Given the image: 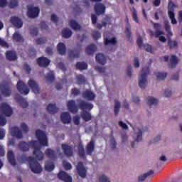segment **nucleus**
I'll list each match as a JSON object with an SVG mask.
<instances>
[{
  "label": "nucleus",
  "mask_w": 182,
  "mask_h": 182,
  "mask_svg": "<svg viewBox=\"0 0 182 182\" xmlns=\"http://www.w3.org/2000/svg\"><path fill=\"white\" fill-rule=\"evenodd\" d=\"M36 137L37 138L38 141H30L28 143L22 141H20L18 144V147L21 151L26 152L29 151L30 147L34 149L33 155L35 156L37 160H43L45 157V154H43L41 151V149H42L41 146H48V137L46 136V134L41 130L38 129L36 132Z\"/></svg>",
  "instance_id": "f257e3e1"
},
{
  "label": "nucleus",
  "mask_w": 182,
  "mask_h": 182,
  "mask_svg": "<svg viewBox=\"0 0 182 182\" xmlns=\"http://www.w3.org/2000/svg\"><path fill=\"white\" fill-rule=\"evenodd\" d=\"M17 160L19 163H26L27 161L30 166L31 171L35 174H40V173L43 171L41 164L32 156H27L26 154H22L17 157Z\"/></svg>",
  "instance_id": "f03ea898"
},
{
  "label": "nucleus",
  "mask_w": 182,
  "mask_h": 182,
  "mask_svg": "<svg viewBox=\"0 0 182 182\" xmlns=\"http://www.w3.org/2000/svg\"><path fill=\"white\" fill-rule=\"evenodd\" d=\"M78 107L83 112L81 113V117L84 122H90L92 120V114L86 110H92L93 109V104L87 102L85 100H81L78 103Z\"/></svg>",
  "instance_id": "7ed1b4c3"
},
{
  "label": "nucleus",
  "mask_w": 182,
  "mask_h": 182,
  "mask_svg": "<svg viewBox=\"0 0 182 182\" xmlns=\"http://www.w3.org/2000/svg\"><path fill=\"white\" fill-rule=\"evenodd\" d=\"M150 73V68L146 67L143 68L141 71V75L139 77V86L141 89H146L147 86V76Z\"/></svg>",
  "instance_id": "20e7f679"
},
{
  "label": "nucleus",
  "mask_w": 182,
  "mask_h": 182,
  "mask_svg": "<svg viewBox=\"0 0 182 182\" xmlns=\"http://www.w3.org/2000/svg\"><path fill=\"white\" fill-rule=\"evenodd\" d=\"M41 9L39 7H33V6H29L27 9V15L31 19H35L39 16Z\"/></svg>",
  "instance_id": "39448f33"
},
{
  "label": "nucleus",
  "mask_w": 182,
  "mask_h": 182,
  "mask_svg": "<svg viewBox=\"0 0 182 182\" xmlns=\"http://www.w3.org/2000/svg\"><path fill=\"white\" fill-rule=\"evenodd\" d=\"M16 87L18 91L21 94V95H28L29 92L31 90H29V87H28V85H26L23 81L19 80L17 82Z\"/></svg>",
  "instance_id": "423d86ee"
},
{
  "label": "nucleus",
  "mask_w": 182,
  "mask_h": 182,
  "mask_svg": "<svg viewBox=\"0 0 182 182\" xmlns=\"http://www.w3.org/2000/svg\"><path fill=\"white\" fill-rule=\"evenodd\" d=\"M28 85L35 95H39L41 93V87H39V84L35 80L31 78L28 82Z\"/></svg>",
  "instance_id": "0eeeda50"
},
{
  "label": "nucleus",
  "mask_w": 182,
  "mask_h": 182,
  "mask_svg": "<svg viewBox=\"0 0 182 182\" xmlns=\"http://www.w3.org/2000/svg\"><path fill=\"white\" fill-rule=\"evenodd\" d=\"M0 110L1 111V113L7 117L12 116V113H14L12 108H11V107L5 102H3L0 105Z\"/></svg>",
  "instance_id": "6e6552de"
},
{
  "label": "nucleus",
  "mask_w": 182,
  "mask_h": 182,
  "mask_svg": "<svg viewBox=\"0 0 182 182\" xmlns=\"http://www.w3.org/2000/svg\"><path fill=\"white\" fill-rule=\"evenodd\" d=\"M76 168L77 174L80 176V177H81V178H86L87 171L83 165V162H78Z\"/></svg>",
  "instance_id": "1a4fd4ad"
},
{
  "label": "nucleus",
  "mask_w": 182,
  "mask_h": 182,
  "mask_svg": "<svg viewBox=\"0 0 182 182\" xmlns=\"http://www.w3.org/2000/svg\"><path fill=\"white\" fill-rule=\"evenodd\" d=\"M96 15H105L106 13V6L102 3H97L94 6Z\"/></svg>",
  "instance_id": "9d476101"
},
{
  "label": "nucleus",
  "mask_w": 182,
  "mask_h": 182,
  "mask_svg": "<svg viewBox=\"0 0 182 182\" xmlns=\"http://www.w3.org/2000/svg\"><path fill=\"white\" fill-rule=\"evenodd\" d=\"M67 107L68 111H70V113H77L79 110V106H76V102L73 100H70L68 101L67 102Z\"/></svg>",
  "instance_id": "9b49d317"
},
{
  "label": "nucleus",
  "mask_w": 182,
  "mask_h": 182,
  "mask_svg": "<svg viewBox=\"0 0 182 182\" xmlns=\"http://www.w3.org/2000/svg\"><path fill=\"white\" fill-rule=\"evenodd\" d=\"M58 178L59 180H62L65 182H72L73 178L72 176H70L68 173H66L65 171H61L58 174Z\"/></svg>",
  "instance_id": "f8f14e48"
},
{
  "label": "nucleus",
  "mask_w": 182,
  "mask_h": 182,
  "mask_svg": "<svg viewBox=\"0 0 182 182\" xmlns=\"http://www.w3.org/2000/svg\"><path fill=\"white\" fill-rule=\"evenodd\" d=\"M0 92L5 97H9L11 96V93H12V90H11V87L7 84H3L0 87Z\"/></svg>",
  "instance_id": "ddd939ff"
},
{
  "label": "nucleus",
  "mask_w": 182,
  "mask_h": 182,
  "mask_svg": "<svg viewBox=\"0 0 182 182\" xmlns=\"http://www.w3.org/2000/svg\"><path fill=\"white\" fill-rule=\"evenodd\" d=\"M82 97L87 100L92 101L96 99V95H95V92L89 90H85L84 92H82Z\"/></svg>",
  "instance_id": "4468645a"
},
{
  "label": "nucleus",
  "mask_w": 182,
  "mask_h": 182,
  "mask_svg": "<svg viewBox=\"0 0 182 182\" xmlns=\"http://www.w3.org/2000/svg\"><path fill=\"white\" fill-rule=\"evenodd\" d=\"M37 63L40 68H48L50 64V60L46 57H40L37 59Z\"/></svg>",
  "instance_id": "2eb2a0df"
},
{
  "label": "nucleus",
  "mask_w": 182,
  "mask_h": 182,
  "mask_svg": "<svg viewBox=\"0 0 182 182\" xmlns=\"http://www.w3.org/2000/svg\"><path fill=\"white\" fill-rule=\"evenodd\" d=\"M61 147L63 149V151H64V154L67 156V157H72V156H73V149L72 148V146L66 144H63L61 145Z\"/></svg>",
  "instance_id": "dca6fc26"
},
{
  "label": "nucleus",
  "mask_w": 182,
  "mask_h": 182,
  "mask_svg": "<svg viewBox=\"0 0 182 182\" xmlns=\"http://www.w3.org/2000/svg\"><path fill=\"white\" fill-rule=\"evenodd\" d=\"M11 23L12 25L15 26V28H17L18 29L22 28L23 26V22H22V20L16 16H13L11 18Z\"/></svg>",
  "instance_id": "f3484780"
},
{
  "label": "nucleus",
  "mask_w": 182,
  "mask_h": 182,
  "mask_svg": "<svg viewBox=\"0 0 182 182\" xmlns=\"http://www.w3.org/2000/svg\"><path fill=\"white\" fill-rule=\"evenodd\" d=\"M61 121L64 124H69L72 122V117L70 114L68 112H62L60 115Z\"/></svg>",
  "instance_id": "a211bd4d"
},
{
  "label": "nucleus",
  "mask_w": 182,
  "mask_h": 182,
  "mask_svg": "<svg viewBox=\"0 0 182 182\" xmlns=\"http://www.w3.org/2000/svg\"><path fill=\"white\" fill-rule=\"evenodd\" d=\"M11 135L13 137H16V139H18L19 140L23 137L22 131H21L18 127H14L11 128Z\"/></svg>",
  "instance_id": "6ab92c4d"
},
{
  "label": "nucleus",
  "mask_w": 182,
  "mask_h": 182,
  "mask_svg": "<svg viewBox=\"0 0 182 182\" xmlns=\"http://www.w3.org/2000/svg\"><path fill=\"white\" fill-rule=\"evenodd\" d=\"M135 134L136 136V139L131 143V147L132 148L135 147L136 143H139V141H141V140H143V132L141 129H138V132Z\"/></svg>",
  "instance_id": "aec40b11"
},
{
  "label": "nucleus",
  "mask_w": 182,
  "mask_h": 182,
  "mask_svg": "<svg viewBox=\"0 0 182 182\" xmlns=\"http://www.w3.org/2000/svg\"><path fill=\"white\" fill-rule=\"evenodd\" d=\"M86 153L88 156H92L93 151H95V141L91 140L85 147Z\"/></svg>",
  "instance_id": "412c9836"
},
{
  "label": "nucleus",
  "mask_w": 182,
  "mask_h": 182,
  "mask_svg": "<svg viewBox=\"0 0 182 182\" xmlns=\"http://www.w3.org/2000/svg\"><path fill=\"white\" fill-rule=\"evenodd\" d=\"M112 24V20L110 18V17L107 16L105 18H103V21H102V24L100 23H97V29H102V28H106V26H107V25H111Z\"/></svg>",
  "instance_id": "4be33fe9"
},
{
  "label": "nucleus",
  "mask_w": 182,
  "mask_h": 182,
  "mask_svg": "<svg viewBox=\"0 0 182 182\" xmlns=\"http://www.w3.org/2000/svg\"><path fill=\"white\" fill-rule=\"evenodd\" d=\"M7 159L11 166H16V159H15V154L12 150L7 152Z\"/></svg>",
  "instance_id": "5701e85b"
},
{
  "label": "nucleus",
  "mask_w": 182,
  "mask_h": 182,
  "mask_svg": "<svg viewBox=\"0 0 182 182\" xmlns=\"http://www.w3.org/2000/svg\"><path fill=\"white\" fill-rule=\"evenodd\" d=\"M16 100L19 104V106L23 109H26V107L29 106V104L28 103V102H26V100H25V98H23V97L21 95H18Z\"/></svg>",
  "instance_id": "b1692460"
},
{
  "label": "nucleus",
  "mask_w": 182,
  "mask_h": 182,
  "mask_svg": "<svg viewBox=\"0 0 182 182\" xmlns=\"http://www.w3.org/2000/svg\"><path fill=\"white\" fill-rule=\"evenodd\" d=\"M6 58L8 60L12 62L14 60H16L18 55H16V53L12 50H8L6 52Z\"/></svg>",
  "instance_id": "393cba45"
},
{
  "label": "nucleus",
  "mask_w": 182,
  "mask_h": 182,
  "mask_svg": "<svg viewBox=\"0 0 182 182\" xmlns=\"http://www.w3.org/2000/svg\"><path fill=\"white\" fill-rule=\"evenodd\" d=\"M47 112L50 113V114H55V113L59 112V108L56 107V104H49L47 106Z\"/></svg>",
  "instance_id": "a878e982"
},
{
  "label": "nucleus",
  "mask_w": 182,
  "mask_h": 182,
  "mask_svg": "<svg viewBox=\"0 0 182 182\" xmlns=\"http://www.w3.org/2000/svg\"><path fill=\"white\" fill-rule=\"evenodd\" d=\"M95 60L97 62V63H100V65H106V58L105 57V55L102 53H98L96 55Z\"/></svg>",
  "instance_id": "bb28decb"
},
{
  "label": "nucleus",
  "mask_w": 182,
  "mask_h": 182,
  "mask_svg": "<svg viewBox=\"0 0 182 182\" xmlns=\"http://www.w3.org/2000/svg\"><path fill=\"white\" fill-rule=\"evenodd\" d=\"M104 43L105 46H114V45L117 43V40L114 37L112 38H104Z\"/></svg>",
  "instance_id": "cd10ccee"
},
{
  "label": "nucleus",
  "mask_w": 182,
  "mask_h": 182,
  "mask_svg": "<svg viewBox=\"0 0 182 182\" xmlns=\"http://www.w3.org/2000/svg\"><path fill=\"white\" fill-rule=\"evenodd\" d=\"M13 39L15 41V42H18V43H23L24 42L23 36L19 33V31H16L13 34Z\"/></svg>",
  "instance_id": "c85d7f7f"
},
{
  "label": "nucleus",
  "mask_w": 182,
  "mask_h": 182,
  "mask_svg": "<svg viewBox=\"0 0 182 182\" xmlns=\"http://www.w3.org/2000/svg\"><path fill=\"white\" fill-rule=\"evenodd\" d=\"M97 49L96 45L90 44L85 48V52L87 55H94Z\"/></svg>",
  "instance_id": "c756f323"
},
{
  "label": "nucleus",
  "mask_w": 182,
  "mask_h": 182,
  "mask_svg": "<svg viewBox=\"0 0 182 182\" xmlns=\"http://www.w3.org/2000/svg\"><path fill=\"white\" fill-rule=\"evenodd\" d=\"M147 105L149 106L150 108H151V106H159V100L153 97H148Z\"/></svg>",
  "instance_id": "7c9ffc66"
},
{
  "label": "nucleus",
  "mask_w": 182,
  "mask_h": 182,
  "mask_svg": "<svg viewBox=\"0 0 182 182\" xmlns=\"http://www.w3.org/2000/svg\"><path fill=\"white\" fill-rule=\"evenodd\" d=\"M57 50L59 55H65L66 53V46L63 43H59L57 46Z\"/></svg>",
  "instance_id": "2f4dec72"
},
{
  "label": "nucleus",
  "mask_w": 182,
  "mask_h": 182,
  "mask_svg": "<svg viewBox=\"0 0 182 182\" xmlns=\"http://www.w3.org/2000/svg\"><path fill=\"white\" fill-rule=\"evenodd\" d=\"M45 153L46 156H47L48 159H50V160H56V154L53 149H47Z\"/></svg>",
  "instance_id": "473e14b6"
},
{
  "label": "nucleus",
  "mask_w": 182,
  "mask_h": 182,
  "mask_svg": "<svg viewBox=\"0 0 182 182\" xmlns=\"http://www.w3.org/2000/svg\"><path fill=\"white\" fill-rule=\"evenodd\" d=\"M69 23L70 26L72 28V29H73V31H80V29H82V26H80V24H79L75 20H70Z\"/></svg>",
  "instance_id": "72a5a7b5"
},
{
  "label": "nucleus",
  "mask_w": 182,
  "mask_h": 182,
  "mask_svg": "<svg viewBox=\"0 0 182 182\" xmlns=\"http://www.w3.org/2000/svg\"><path fill=\"white\" fill-rule=\"evenodd\" d=\"M72 35H73V33L68 28H65L62 31V36L65 39H69Z\"/></svg>",
  "instance_id": "f704fd0d"
},
{
  "label": "nucleus",
  "mask_w": 182,
  "mask_h": 182,
  "mask_svg": "<svg viewBox=\"0 0 182 182\" xmlns=\"http://www.w3.org/2000/svg\"><path fill=\"white\" fill-rule=\"evenodd\" d=\"M75 68L77 70H86L87 69V63L85 62H77Z\"/></svg>",
  "instance_id": "c9c22d12"
},
{
  "label": "nucleus",
  "mask_w": 182,
  "mask_h": 182,
  "mask_svg": "<svg viewBox=\"0 0 182 182\" xmlns=\"http://www.w3.org/2000/svg\"><path fill=\"white\" fill-rule=\"evenodd\" d=\"M177 63H178V59L176 55H171L169 65L171 69H174V68L177 66Z\"/></svg>",
  "instance_id": "e433bc0d"
},
{
  "label": "nucleus",
  "mask_w": 182,
  "mask_h": 182,
  "mask_svg": "<svg viewBox=\"0 0 182 182\" xmlns=\"http://www.w3.org/2000/svg\"><path fill=\"white\" fill-rule=\"evenodd\" d=\"M152 174H154V171L153 170H150L146 173H144L143 175L138 177V181L139 182H143L144 180H146V178L149 177V176H152Z\"/></svg>",
  "instance_id": "4c0bfd02"
},
{
  "label": "nucleus",
  "mask_w": 182,
  "mask_h": 182,
  "mask_svg": "<svg viewBox=\"0 0 182 182\" xmlns=\"http://www.w3.org/2000/svg\"><path fill=\"white\" fill-rule=\"evenodd\" d=\"M78 154L81 159H86V154H85V146L82 144L78 145Z\"/></svg>",
  "instance_id": "58836bf2"
},
{
  "label": "nucleus",
  "mask_w": 182,
  "mask_h": 182,
  "mask_svg": "<svg viewBox=\"0 0 182 182\" xmlns=\"http://www.w3.org/2000/svg\"><path fill=\"white\" fill-rule=\"evenodd\" d=\"M121 106H122V105L120 104V101L115 100V104H114V113L115 116L119 115V112H120Z\"/></svg>",
  "instance_id": "ea45409f"
},
{
  "label": "nucleus",
  "mask_w": 182,
  "mask_h": 182,
  "mask_svg": "<svg viewBox=\"0 0 182 182\" xmlns=\"http://www.w3.org/2000/svg\"><path fill=\"white\" fill-rule=\"evenodd\" d=\"M45 170H46V171H53V170H55V164L53 162H47L45 164Z\"/></svg>",
  "instance_id": "a19ab883"
},
{
  "label": "nucleus",
  "mask_w": 182,
  "mask_h": 182,
  "mask_svg": "<svg viewBox=\"0 0 182 182\" xmlns=\"http://www.w3.org/2000/svg\"><path fill=\"white\" fill-rule=\"evenodd\" d=\"M46 79L48 83H53L55 82V74L53 73H49L46 75Z\"/></svg>",
  "instance_id": "79ce46f5"
},
{
  "label": "nucleus",
  "mask_w": 182,
  "mask_h": 182,
  "mask_svg": "<svg viewBox=\"0 0 182 182\" xmlns=\"http://www.w3.org/2000/svg\"><path fill=\"white\" fill-rule=\"evenodd\" d=\"M168 45L169 46L170 49H176V48H177V46L178 45V43H177L176 41L168 40Z\"/></svg>",
  "instance_id": "37998d69"
},
{
  "label": "nucleus",
  "mask_w": 182,
  "mask_h": 182,
  "mask_svg": "<svg viewBox=\"0 0 182 182\" xmlns=\"http://www.w3.org/2000/svg\"><path fill=\"white\" fill-rule=\"evenodd\" d=\"M156 76L158 80H164L167 77V73H156Z\"/></svg>",
  "instance_id": "c03bdc74"
},
{
  "label": "nucleus",
  "mask_w": 182,
  "mask_h": 182,
  "mask_svg": "<svg viewBox=\"0 0 182 182\" xmlns=\"http://www.w3.org/2000/svg\"><path fill=\"white\" fill-rule=\"evenodd\" d=\"M19 5V1L18 0H11L9 4V7L11 9H14V8L18 7Z\"/></svg>",
  "instance_id": "a18cd8bd"
},
{
  "label": "nucleus",
  "mask_w": 182,
  "mask_h": 182,
  "mask_svg": "<svg viewBox=\"0 0 182 182\" xmlns=\"http://www.w3.org/2000/svg\"><path fill=\"white\" fill-rule=\"evenodd\" d=\"M68 56L70 59H76L79 58V53H75L73 50H70L68 52Z\"/></svg>",
  "instance_id": "49530a36"
},
{
  "label": "nucleus",
  "mask_w": 182,
  "mask_h": 182,
  "mask_svg": "<svg viewBox=\"0 0 182 182\" xmlns=\"http://www.w3.org/2000/svg\"><path fill=\"white\" fill-rule=\"evenodd\" d=\"M37 45H43L48 42V39L46 37L40 38L36 40Z\"/></svg>",
  "instance_id": "de8ad7c7"
},
{
  "label": "nucleus",
  "mask_w": 182,
  "mask_h": 182,
  "mask_svg": "<svg viewBox=\"0 0 182 182\" xmlns=\"http://www.w3.org/2000/svg\"><path fill=\"white\" fill-rule=\"evenodd\" d=\"M85 76L82 75H79L77 76V82L78 85H83L85 83Z\"/></svg>",
  "instance_id": "09e8293b"
},
{
  "label": "nucleus",
  "mask_w": 182,
  "mask_h": 182,
  "mask_svg": "<svg viewBox=\"0 0 182 182\" xmlns=\"http://www.w3.org/2000/svg\"><path fill=\"white\" fill-rule=\"evenodd\" d=\"M92 38L95 41H97V39H100V38H102V34L99 31H93L92 32Z\"/></svg>",
  "instance_id": "8fccbe9b"
},
{
  "label": "nucleus",
  "mask_w": 182,
  "mask_h": 182,
  "mask_svg": "<svg viewBox=\"0 0 182 182\" xmlns=\"http://www.w3.org/2000/svg\"><path fill=\"white\" fill-rule=\"evenodd\" d=\"M21 128L23 130V133L29 132V127H28V125L25 122L21 123Z\"/></svg>",
  "instance_id": "3c124183"
},
{
  "label": "nucleus",
  "mask_w": 182,
  "mask_h": 182,
  "mask_svg": "<svg viewBox=\"0 0 182 182\" xmlns=\"http://www.w3.org/2000/svg\"><path fill=\"white\" fill-rule=\"evenodd\" d=\"M71 95L73 96H79L80 95V90L76 87L71 89Z\"/></svg>",
  "instance_id": "603ef678"
},
{
  "label": "nucleus",
  "mask_w": 182,
  "mask_h": 182,
  "mask_svg": "<svg viewBox=\"0 0 182 182\" xmlns=\"http://www.w3.org/2000/svg\"><path fill=\"white\" fill-rule=\"evenodd\" d=\"M110 142H111V148L112 149V150H114L116 149V146H117V142H116V139H114V136H112L110 139Z\"/></svg>",
  "instance_id": "864d4df0"
},
{
  "label": "nucleus",
  "mask_w": 182,
  "mask_h": 182,
  "mask_svg": "<svg viewBox=\"0 0 182 182\" xmlns=\"http://www.w3.org/2000/svg\"><path fill=\"white\" fill-rule=\"evenodd\" d=\"M73 122H74V124H75V126H79L80 124V116H79V115L74 116Z\"/></svg>",
  "instance_id": "5fc2aeb1"
},
{
  "label": "nucleus",
  "mask_w": 182,
  "mask_h": 182,
  "mask_svg": "<svg viewBox=\"0 0 182 182\" xmlns=\"http://www.w3.org/2000/svg\"><path fill=\"white\" fill-rule=\"evenodd\" d=\"M99 181L100 182H110V180L109 179V177L106 176L105 174H102L99 178Z\"/></svg>",
  "instance_id": "6e6d98bb"
},
{
  "label": "nucleus",
  "mask_w": 182,
  "mask_h": 182,
  "mask_svg": "<svg viewBox=\"0 0 182 182\" xmlns=\"http://www.w3.org/2000/svg\"><path fill=\"white\" fill-rule=\"evenodd\" d=\"M6 124V118L0 113V126H5Z\"/></svg>",
  "instance_id": "4d7b16f0"
},
{
  "label": "nucleus",
  "mask_w": 182,
  "mask_h": 182,
  "mask_svg": "<svg viewBox=\"0 0 182 182\" xmlns=\"http://www.w3.org/2000/svg\"><path fill=\"white\" fill-rule=\"evenodd\" d=\"M132 18L136 23H139V18L137 17V11L134 9L132 11Z\"/></svg>",
  "instance_id": "13d9d810"
},
{
  "label": "nucleus",
  "mask_w": 182,
  "mask_h": 182,
  "mask_svg": "<svg viewBox=\"0 0 182 182\" xmlns=\"http://www.w3.org/2000/svg\"><path fill=\"white\" fill-rule=\"evenodd\" d=\"M125 33L127 35V38L128 41H130V39L132 38V31H131L130 27H127Z\"/></svg>",
  "instance_id": "bf43d9fd"
},
{
  "label": "nucleus",
  "mask_w": 182,
  "mask_h": 182,
  "mask_svg": "<svg viewBox=\"0 0 182 182\" xmlns=\"http://www.w3.org/2000/svg\"><path fill=\"white\" fill-rule=\"evenodd\" d=\"M63 164L65 170H72V164H70V163L64 161Z\"/></svg>",
  "instance_id": "052dcab7"
},
{
  "label": "nucleus",
  "mask_w": 182,
  "mask_h": 182,
  "mask_svg": "<svg viewBox=\"0 0 182 182\" xmlns=\"http://www.w3.org/2000/svg\"><path fill=\"white\" fill-rule=\"evenodd\" d=\"M30 33L31 36H38V33H39V31L37 28H33L31 29Z\"/></svg>",
  "instance_id": "680f3d73"
},
{
  "label": "nucleus",
  "mask_w": 182,
  "mask_h": 182,
  "mask_svg": "<svg viewBox=\"0 0 182 182\" xmlns=\"http://www.w3.org/2000/svg\"><path fill=\"white\" fill-rule=\"evenodd\" d=\"M144 48L146 52H150V53H153V48H151V45L150 44H145Z\"/></svg>",
  "instance_id": "e2e57ef3"
},
{
  "label": "nucleus",
  "mask_w": 182,
  "mask_h": 182,
  "mask_svg": "<svg viewBox=\"0 0 182 182\" xmlns=\"http://www.w3.org/2000/svg\"><path fill=\"white\" fill-rule=\"evenodd\" d=\"M28 53L31 58H33V56H36V50L33 48H31L28 50Z\"/></svg>",
  "instance_id": "0e129e2a"
},
{
  "label": "nucleus",
  "mask_w": 182,
  "mask_h": 182,
  "mask_svg": "<svg viewBox=\"0 0 182 182\" xmlns=\"http://www.w3.org/2000/svg\"><path fill=\"white\" fill-rule=\"evenodd\" d=\"M91 21L92 25H96V23H97V16H96V14H92Z\"/></svg>",
  "instance_id": "69168bd1"
},
{
  "label": "nucleus",
  "mask_w": 182,
  "mask_h": 182,
  "mask_svg": "<svg viewBox=\"0 0 182 182\" xmlns=\"http://www.w3.org/2000/svg\"><path fill=\"white\" fill-rule=\"evenodd\" d=\"M0 45L2 46V48H9V44L6 43L4 40H2L0 38Z\"/></svg>",
  "instance_id": "338daca9"
},
{
  "label": "nucleus",
  "mask_w": 182,
  "mask_h": 182,
  "mask_svg": "<svg viewBox=\"0 0 182 182\" xmlns=\"http://www.w3.org/2000/svg\"><path fill=\"white\" fill-rule=\"evenodd\" d=\"M132 70H133L132 65H129L127 68V75L128 77H132Z\"/></svg>",
  "instance_id": "774afa93"
}]
</instances>
